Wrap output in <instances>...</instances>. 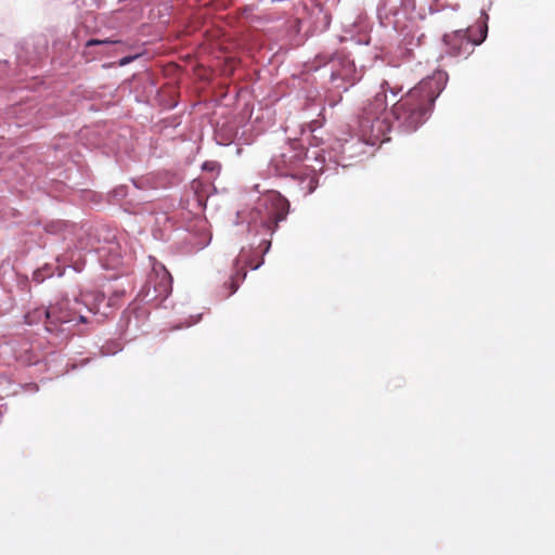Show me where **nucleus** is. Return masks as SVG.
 <instances>
[{"label":"nucleus","instance_id":"obj_8","mask_svg":"<svg viewBox=\"0 0 555 555\" xmlns=\"http://www.w3.org/2000/svg\"><path fill=\"white\" fill-rule=\"evenodd\" d=\"M48 307L36 308L25 314V322L29 325L37 324L42 320L47 321Z\"/></svg>","mask_w":555,"mask_h":555},{"label":"nucleus","instance_id":"obj_14","mask_svg":"<svg viewBox=\"0 0 555 555\" xmlns=\"http://www.w3.org/2000/svg\"><path fill=\"white\" fill-rule=\"evenodd\" d=\"M295 158H297L298 160H300V159H301L300 154H299V153H298V154H296V155H295Z\"/></svg>","mask_w":555,"mask_h":555},{"label":"nucleus","instance_id":"obj_15","mask_svg":"<svg viewBox=\"0 0 555 555\" xmlns=\"http://www.w3.org/2000/svg\"><path fill=\"white\" fill-rule=\"evenodd\" d=\"M128 62H129V60H128V59H125V60H122V61H121V64H126V63H128Z\"/></svg>","mask_w":555,"mask_h":555},{"label":"nucleus","instance_id":"obj_5","mask_svg":"<svg viewBox=\"0 0 555 555\" xmlns=\"http://www.w3.org/2000/svg\"><path fill=\"white\" fill-rule=\"evenodd\" d=\"M171 275L165 267L154 268L146 282L147 294L151 286H153L154 298H166L171 293Z\"/></svg>","mask_w":555,"mask_h":555},{"label":"nucleus","instance_id":"obj_1","mask_svg":"<svg viewBox=\"0 0 555 555\" xmlns=\"http://www.w3.org/2000/svg\"><path fill=\"white\" fill-rule=\"evenodd\" d=\"M442 90L443 83L436 77L423 79L418 85L409 90L405 95L393 104L391 109L399 127L406 132L415 131L426 121L435 100Z\"/></svg>","mask_w":555,"mask_h":555},{"label":"nucleus","instance_id":"obj_9","mask_svg":"<svg viewBox=\"0 0 555 555\" xmlns=\"http://www.w3.org/2000/svg\"><path fill=\"white\" fill-rule=\"evenodd\" d=\"M104 251H105L104 248L101 249V255H100L103 266L107 269L118 268V266L121 263L120 256L118 254H114V255H112V257L105 258Z\"/></svg>","mask_w":555,"mask_h":555},{"label":"nucleus","instance_id":"obj_3","mask_svg":"<svg viewBox=\"0 0 555 555\" xmlns=\"http://www.w3.org/2000/svg\"><path fill=\"white\" fill-rule=\"evenodd\" d=\"M487 30V25L479 24L446 34L443 42L448 47V54L451 56L469 55L474 47L480 44L486 39Z\"/></svg>","mask_w":555,"mask_h":555},{"label":"nucleus","instance_id":"obj_7","mask_svg":"<svg viewBox=\"0 0 555 555\" xmlns=\"http://www.w3.org/2000/svg\"><path fill=\"white\" fill-rule=\"evenodd\" d=\"M289 204L283 198L279 197L274 202V211L271 212L270 219L268 221V228L271 229L273 224V230L278 228L279 222L283 221L288 214Z\"/></svg>","mask_w":555,"mask_h":555},{"label":"nucleus","instance_id":"obj_16","mask_svg":"<svg viewBox=\"0 0 555 555\" xmlns=\"http://www.w3.org/2000/svg\"><path fill=\"white\" fill-rule=\"evenodd\" d=\"M258 267H259V263H258V264L253 266V269H257Z\"/></svg>","mask_w":555,"mask_h":555},{"label":"nucleus","instance_id":"obj_6","mask_svg":"<svg viewBox=\"0 0 555 555\" xmlns=\"http://www.w3.org/2000/svg\"><path fill=\"white\" fill-rule=\"evenodd\" d=\"M12 350L16 360L23 364H34L39 360L38 353L34 350L30 341L27 339L14 341Z\"/></svg>","mask_w":555,"mask_h":555},{"label":"nucleus","instance_id":"obj_4","mask_svg":"<svg viewBox=\"0 0 555 555\" xmlns=\"http://www.w3.org/2000/svg\"><path fill=\"white\" fill-rule=\"evenodd\" d=\"M385 87H388L387 81L382 83L383 90L365 104L359 116V124L363 134H371L377 138L378 135L374 133L375 128H377V132L382 131L380 118L385 115L388 106Z\"/></svg>","mask_w":555,"mask_h":555},{"label":"nucleus","instance_id":"obj_13","mask_svg":"<svg viewBox=\"0 0 555 555\" xmlns=\"http://www.w3.org/2000/svg\"><path fill=\"white\" fill-rule=\"evenodd\" d=\"M317 183L318 182L313 178L309 180L308 193H312L315 190Z\"/></svg>","mask_w":555,"mask_h":555},{"label":"nucleus","instance_id":"obj_12","mask_svg":"<svg viewBox=\"0 0 555 555\" xmlns=\"http://www.w3.org/2000/svg\"><path fill=\"white\" fill-rule=\"evenodd\" d=\"M238 288V279L236 278H231V282H230V292L228 293L227 296H230L232 294H234Z\"/></svg>","mask_w":555,"mask_h":555},{"label":"nucleus","instance_id":"obj_11","mask_svg":"<svg viewBox=\"0 0 555 555\" xmlns=\"http://www.w3.org/2000/svg\"><path fill=\"white\" fill-rule=\"evenodd\" d=\"M115 42L116 41H112V40H108V39H105V40L90 39L87 42V47H91V46H95V44H111V43H115Z\"/></svg>","mask_w":555,"mask_h":555},{"label":"nucleus","instance_id":"obj_2","mask_svg":"<svg viewBox=\"0 0 555 555\" xmlns=\"http://www.w3.org/2000/svg\"><path fill=\"white\" fill-rule=\"evenodd\" d=\"M78 300L72 302L68 298H62L48 307L47 321L44 327L49 333L65 337L70 335L74 322L86 323L87 319L79 313L77 309Z\"/></svg>","mask_w":555,"mask_h":555},{"label":"nucleus","instance_id":"obj_10","mask_svg":"<svg viewBox=\"0 0 555 555\" xmlns=\"http://www.w3.org/2000/svg\"><path fill=\"white\" fill-rule=\"evenodd\" d=\"M124 295H125V291L124 289L115 291L114 294L108 297L107 306H111V307L117 306L118 305V299L121 298Z\"/></svg>","mask_w":555,"mask_h":555}]
</instances>
